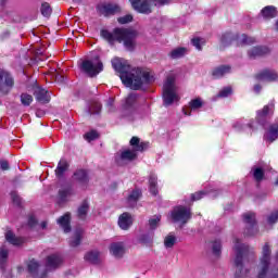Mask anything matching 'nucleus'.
Masks as SVG:
<instances>
[{
  "instance_id": "obj_60",
  "label": "nucleus",
  "mask_w": 278,
  "mask_h": 278,
  "mask_svg": "<svg viewBox=\"0 0 278 278\" xmlns=\"http://www.w3.org/2000/svg\"><path fill=\"white\" fill-rule=\"evenodd\" d=\"M153 241V237H149V239H144V237L141 238V242H144L146 244Z\"/></svg>"
},
{
  "instance_id": "obj_25",
  "label": "nucleus",
  "mask_w": 278,
  "mask_h": 278,
  "mask_svg": "<svg viewBox=\"0 0 278 278\" xmlns=\"http://www.w3.org/2000/svg\"><path fill=\"white\" fill-rule=\"evenodd\" d=\"M238 38H240V36L233 35V33H225L220 38L222 47H229L235 40H238Z\"/></svg>"
},
{
  "instance_id": "obj_43",
  "label": "nucleus",
  "mask_w": 278,
  "mask_h": 278,
  "mask_svg": "<svg viewBox=\"0 0 278 278\" xmlns=\"http://www.w3.org/2000/svg\"><path fill=\"white\" fill-rule=\"evenodd\" d=\"M131 21H134V15L131 14H126L117 18L119 25H127V23H131Z\"/></svg>"
},
{
  "instance_id": "obj_22",
  "label": "nucleus",
  "mask_w": 278,
  "mask_h": 278,
  "mask_svg": "<svg viewBox=\"0 0 278 278\" xmlns=\"http://www.w3.org/2000/svg\"><path fill=\"white\" fill-rule=\"evenodd\" d=\"M258 81H277L278 74L275 71H264L258 76H256Z\"/></svg>"
},
{
  "instance_id": "obj_8",
  "label": "nucleus",
  "mask_w": 278,
  "mask_h": 278,
  "mask_svg": "<svg viewBox=\"0 0 278 278\" xmlns=\"http://www.w3.org/2000/svg\"><path fill=\"white\" fill-rule=\"evenodd\" d=\"M13 87L14 78H12L10 73L0 71V90L3 92V94H8Z\"/></svg>"
},
{
  "instance_id": "obj_49",
  "label": "nucleus",
  "mask_w": 278,
  "mask_h": 278,
  "mask_svg": "<svg viewBox=\"0 0 278 278\" xmlns=\"http://www.w3.org/2000/svg\"><path fill=\"white\" fill-rule=\"evenodd\" d=\"M229 94H231V87H226L219 91L217 97L225 99L229 97Z\"/></svg>"
},
{
  "instance_id": "obj_29",
  "label": "nucleus",
  "mask_w": 278,
  "mask_h": 278,
  "mask_svg": "<svg viewBox=\"0 0 278 278\" xmlns=\"http://www.w3.org/2000/svg\"><path fill=\"white\" fill-rule=\"evenodd\" d=\"M278 138V125L270 126L269 130L265 134L264 139L268 142H275Z\"/></svg>"
},
{
  "instance_id": "obj_11",
  "label": "nucleus",
  "mask_w": 278,
  "mask_h": 278,
  "mask_svg": "<svg viewBox=\"0 0 278 278\" xmlns=\"http://www.w3.org/2000/svg\"><path fill=\"white\" fill-rule=\"evenodd\" d=\"M243 220L248 225L245 235L247 236H255V233H257V224L255 222V214L254 213L243 214Z\"/></svg>"
},
{
  "instance_id": "obj_5",
  "label": "nucleus",
  "mask_w": 278,
  "mask_h": 278,
  "mask_svg": "<svg viewBox=\"0 0 278 278\" xmlns=\"http://www.w3.org/2000/svg\"><path fill=\"white\" fill-rule=\"evenodd\" d=\"M129 2L139 14H151L153 10L150 3L153 5H167V3H170V0H129Z\"/></svg>"
},
{
  "instance_id": "obj_38",
  "label": "nucleus",
  "mask_w": 278,
  "mask_h": 278,
  "mask_svg": "<svg viewBox=\"0 0 278 278\" xmlns=\"http://www.w3.org/2000/svg\"><path fill=\"white\" fill-rule=\"evenodd\" d=\"M200 108H203V100H201V98L193 99L189 102V110L191 112L200 110Z\"/></svg>"
},
{
  "instance_id": "obj_44",
  "label": "nucleus",
  "mask_w": 278,
  "mask_h": 278,
  "mask_svg": "<svg viewBox=\"0 0 278 278\" xmlns=\"http://www.w3.org/2000/svg\"><path fill=\"white\" fill-rule=\"evenodd\" d=\"M101 112V103L92 102L89 106V114H99Z\"/></svg>"
},
{
  "instance_id": "obj_50",
  "label": "nucleus",
  "mask_w": 278,
  "mask_h": 278,
  "mask_svg": "<svg viewBox=\"0 0 278 278\" xmlns=\"http://www.w3.org/2000/svg\"><path fill=\"white\" fill-rule=\"evenodd\" d=\"M191 45L193 47H195V49L198 51H203V47L201 46V38L195 37V38L191 39Z\"/></svg>"
},
{
  "instance_id": "obj_45",
  "label": "nucleus",
  "mask_w": 278,
  "mask_h": 278,
  "mask_svg": "<svg viewBox=\"0 0 278 278\" xmlns=\"http://www.w3.org/2000/svg\"><path fill=\"white\" fill-rule=\"evenodd\" d=\"M227 71H213L211 74L212 79H223V77H227Z\"/></svg>"
},
{
  "instance_id": "obj_52",
  "label": "nucleus",
  "mask_w": 278,
  "mask_h": 278,
  "mask_svg": "<svg viewBox=\"0 0 278 278\" xmlns=\"http://www.w3.org/2000/svg\"><path fill=\"white\" fill-rule=\"evenodd\" d=\"M204 195H205L204 191H199V192L191 194V200L192 201H201V199H203Z\"/></svg>"
},
{
  "instance_id": "obj_53",
  "label": "nucleus",
  "mask_w": 278,
  "mask_h": 278,
  "mask_svg": "<svg viewBox=\"0 0 278 278\" xmlns=\"http://www.w3.org/2000/svg\"><path fill=\"white\" fill-rule=\"evenodd\" d=\"M11 199L15 205H21V197L16 191L11 192Z\"/></svg>"
},
{
  "instance_id": "obj_9",
  "label": "nucleus",
  "mask_w": 278,
  "mask_h": 278,
  "mask_svg": "<svg viewBox=\"0 0 278 278\" xmlns=\"http://www.w3.org/2000/svg\"><path fill=\"white\" fill-rule=\"evenodd\" d=\"M80 71H103V62L99 55H96L92 61H83L80 64Z\"/></svg>"
},
{
  "instance_id": "obj_63",
  "label": "nucleus",
  "mask_w": 278,
  "mask_h": 278,
  "mask_svg": "<svg viewBox=\"0 0 278 278\" xmlns=\"http://www.w3.org/2000/svg\"><path fill=\"white\" fill-rule=\"evenodd\" d=\"M40 225H41V229H47V222H42Z\"/></svg>"
},
{
  "instance_id": "obj_24",
  "label": "nucleus",
  "mask_w": 278,
  "mask_h": 278,
  "mask_svg": "<svg viewBox=\"0 0 278 278\" xmlns=\"http://www.w3.org/2000/svg\"><path fill=\"white\" fill-rule=\"evenodd\" d=\"M73 194H75L73 187H71V186L64 187L63 189H61L59 191V199L62 203H66V201H68V199H71V197H73Z\"/></svg>"
},
{
  "instance_id": "obj_59",
  "label": "nucleus",
  "mask_w": 278,
  "mask_h": 278,
  "mask_svg": "<svg viewBox=\"0 0 278 278\" xmlns=\"http://www.w3.org/2000/svg\"><path fill=\"white\" fill-rule=\"evenodd\" d=\"M254 92H255L256 94H260V92H262V86L255 85V86H254Z\"/></svg>"
},
{
  "instance_id": "obj_48",
  "label": "nucleus",
  "mask_w": 278,
  "mask_h": 278,
  "mask_svg": "<svg viewBox=\"0 0 278 278\" xmlns=\"http://www.w3.org/2000/svg\"><path fill=\"white\" fill-rule=\"evenodd\" d=\"M278 220V211L273 212L268 217H267V223L268 225H275Z\"/></svg>"
},
{
  "instance_id": "obj_17",
  "label": "nucleus",
  "mask_w": 278,
  "mask_h": 278,
  "mask_svg": "<svg viewBox=\"0 0 278 278\" xmlns=\"http://www.w3.org/2000/svg\"><path fill=\"white\" fill-rule=\"evenodd\" d=\"M110 253L113 257L121 258L125 255V243L124 242H114L110 245Z\"/></svg>"
},
{
  "instance_id": "obj_16",
  "label": "nucleus",
  "mask_w": 278,
  "mask_h": 278,
  "mask_svg": "<svg viewBox=\"0 0 278 278\" xmlns=\"http://www.w3.org/2000/svg\"><path fill=\"white\" fill-rule=\"evenodd\" d=\"M134 223V219H131V214L129 213H123L118 217L117 225L119 228L123 229V231H128Z\"/></svg>"
},
{
  "instance_id": "obj_57",
  "label": "nucleus",
  "mask_w": 278,
  "mask_h": 278,
  "mask_svg": "<svg viewBox=\"0 0 278 278\" xmlns=\"http://www.w3.org/2000/svg\"><path fill=\"white\" fill-rule=\"evenodd\" d=\"M36 223H37L36 217L30 216V217L28 218V227H35V226H36Z\"/></svg>"
},
{
  "instance_id": "obj_46",
  "label": "nucleus",
  "mask_w": 278,
  "mask_h": 278,
  "mask_svg": "<svg viewBox=\"0 0 278 278\" xmlns=\"http://www.w3.org/2000/svg\"><path fill=\"white\" fill-rule=\"evenodd\" d=\"M253 177L256 181H262L264 179V169L260 167L254 168Z\"/></svg>"
},
{
  "instance_id": "obj_1",
  "label": "nucleus",
  "mask_w": 278,
  "mask_h": 278,
  "mask_svg": "<svg viewBox=\"0 0 278 278\" xmlns=\"http://www.w3.org/2000/svg\"><path fill=\"white\" fill-rule=\"evenodd\" d=\"M100 36L109 42V45H114L115 42H119L124 45L127 51L136 50V38H138V30L132 28H122L116 27L113 31L108 29H101Z\"/></svg>"
},
{
  "instance_id": "obj_6",
  "label": "nucleus",
  "mask_w": 278,
  "mask_h": 278,
  "mask_svg": "<svg viewBox=\"0 0 278 278\" xmlns=\"http://www.w3.org/2000/svg\"><path fill=\"white\" fill-rule=\"evenodd\" d=\"M170 216L174 223H180V225H186V223H188V220L192 218V212L190 211V208L180 205L174 207Z\"/></svg>"
},
{
  "instance_id": "obj_55",
  "label": "nucleus",
  "mask_w": 278,
  "mask_h": 278,
  "mask_svg": "<svg viewBox=\"0 0 278 278\" xmlns=\"http://www.w3.org/2000/svg\"><path fill=\"white\" fill-rule=\"evenodd\" d=\"M0 168L1 170H10V163H8V161H0Z\"/></svg>"
},
{
  "instance_id": "obj_34",
  "label": "nucleus",
  "mask_w": 278,
  "mask_h": 278,
  "mask_svg": "<svg viewBox=\"0 0 278 278\" xmlns=\"http://www.w3.org/2000/svg\"><path fill=\"white\" fill-rule=\"evenodd\" d=\"M175 244H177V237L170 232L164 238V247L165 249H173Z\"/></svg>"
},
{
  "instance_id": "obj_28",
  "label": "nucleus",
  "mask_w": 278,
  "mask_h": 278,
  "mask_svg": "<svg viewBox=\"0 0 278 278\" xmlns=\"http://www.w3.org/2000/svg\"><path fill=\"white\" fill-rule=\"evenodd\" d=\"M136 99H138V96L136 93H130L125 101L124 108L128 110L130 108V114H134L136 111Z\"/></svg>"
},
{
  "instance_id": "obj_33",
  "label": "nucleus",
  "mask_w": 278,
  "mask_h": 278,
  "mask_svg": "<svg viewBox=\"0 0 278 278\" xmlns=\"http://www.w3.org/2000/svg\"><path fill=\"white\" fill-rule=\"evenodd\" d=\"M42 60H47V56H45L42 49H37L35 51V56L33 59H30L28 65L36 66V64H38V62H42Z\"/></svg>"
},
{
  "instance_id": "obj_51",
  "label": "nucleus",
  "mask_w": 278,
  "mask_h": 278,
  "mask_svg": "<svg viewBox=\"0 0 278 278\" xmlns=\"http://www.w3.org/2000/svg\"><path fill=\"white\" fill-rule=\"evenodd\" d=\"M242 45H255L254 37H249L245 34L242 35Z\"/></svg>"
},
{
  "instance_id": "obj_41",
  "label": "nucleus",
  "mask_w": 278,
  "mask_h": 278,
  "mask_svg": "<svg viewBox=\"0 0 278 278\" xmlns=\"http://www.w3.org/2000/svg\"><path fill=\"white\" fill-rule=\"evenodd\" d=\"M41 14L42 16L49 17L51 16V13L53 12V10L51 9V4H49V2H43L41 4Z\"/></svg>"
},
{
  "instance_id": "obj_27",
  "label": "nucleus",
  "mask_w": 278,
  "mask_h": 278,
  "mask_svg": "<svg viewBox=\"0 0 278 278\" xmlns=\"http://www.w3.org/2000/svg\"><path fill=\"white\" fill-rule=\"evenodd\" d=\"M8 257H10V250L5 247L0 248V269L5 270V265L8 264Z\"/></svg>"
},
{
  "instance_id": "obj_35",
  "label": "nucleus",
  "mask_w": 278,
  "mask_h": 278,
  "mask_svg": "<svg viewBox=\"0 0 278 278\" xmlns=\"http://www.w3.org/2000/svg\"><path fill=\"white\" fill-rule=\"evenodd\" d=\"M66 170H68V162H66V160H61L55 169L56 177H62Z\"/></svg>"
},
{
  "instance_id": "obj_32",
  "label": "nucleus",
  "mask_w": 278,
  "mask_h": 278,
  "mask_svg": "<svg viewBox=\"0 0 278 278\" xmlns=\"http://www.w3.org/2000/svg\"><path fill=\"white\" fill-rule=\"evenodd\" d=\"M142 192H140V190L136 189L132 190L130 194H128L127 198V203L130 207H134V205H136V203H138V199H140Z\"/></svg>"
},
{
  "instance_id": "obj_64",
  "label": "nucleus",
  "mask_w": 278,
  "mask_h": 278,
  "mask_svg": "<svg viewBox=\"0 0 278 278\" xmlns=\"http://www.w3.org/2000/svg\"><path fill=\"white\" fill-rule=\"evenodd\" d=\"M8 3V0H0V5H5Z\"/></svg>"
},
{
  "instance_id": "obj_30",
  "label": "nucleus",
  "mask_w": 278,
  "mask_h": 278,
  "mask_svg": "<svg viewBox=\"0 0 278 278\" xmlns=\"http://www.w3.org/2000/svg\"><path fill=\"white\" fill-rule=\"evenodd\" d=\"M74 180L78 184H88V172L85 169H78L74 173Z\"/></svg>"
},
{
  "instance_id": "obj_10",
  "label": "nucleus",
  "mask_w": 278,
  "mask_h": 278,
  "mask_svg": "<svg viewBox=\"0 0 278 278\" xmlns=\"http://www.w3.org/2000/svg\"><path fill=\"white\" fill-rule=\"evenodd\" d=\"M41 265L36 260H30L27 263V270L34 278H47V270H40Z\"/></svg>"
},
{
  "instance_id": "obj_61",
  "label": "nucleus",
  "mask_w": 278,
  "mask_h": 278,
  "mask_svg": "<svg viewBox=\"0 0 278 278\" xmlns=\"http://www.w3.org/2000/svg\"><path fill=\"white\" fill-rule=\"evenodd\" d=\"M235 129H243L242 123L237 122V123L235 124Z\"/></svg>"
},
{
  "instance_id": "obj_40",
  "label": "nucleus",
  "mask_w": 278,
  "mask_h": 278,
  "mask_svg": "<svg viewBox=\"0 0 278 278\" xmlns=\"http://www.w3.org/2000/svg\"><path fill=\"white\" fill-rule=\"evenodd\" d=\"M160 220H162V216L160 215H154L149 219V227L150 229H157L160 227Z\"/></svg>"
},
{
  "instance_id": "obj_13",
  "label": "nucleus",
  "mask_w": 278,
  "mask_h": 278,
  "mask_svg": "<svg viewBox=\"0 0 278 278\" xmlns=\"http://www.w3.org/2000/svg\"><path fill=\"white\" fill-rule=\"evenodd\" d=\"M270 53V49L266 46H257L253 47L248 51V55L250 60H257V58H264V55H268Z\"/></svg>"
},
{
  "instance_id": "obj_39",
  "label": "nucleus",
  "mask_w": 278,
  "mask_h": 278,
  "mask_svg": "<svg viewBox=\"0 0 278 278\" xmlns=\"http://www.w3.org/2000/svg\"><path fill=\"white\" fill-rule=\"evenodd\" d=\"M21 103L22 105H25L26 108L31 105L34 103V97L29 93H22L21 94Z\"/></svg>"
},
{
  "instance_id": "obj_54",
  "label": "nucleus",
  "mask_w": 278,
  "mask_h": 278,
  "mask_svg": "<svg viewBox=\"0 0 278 278\" xmlns=\"http://www.w3.org/2000/svg\"><path fill=\"white\" fill-rule=\"evenodd\" d=\"M84 77L94 78L99 75V71H83Z\"/></svg>"
},
{
  "instance_id": "obj_4",
  "label": "nucleus",
  "mask_w": 278,
  "mask_h": 278,
  "mask_svg": "<svg viewBox=\"0 0 278 278\" xmlns=\"http://www.w3.org/2000/svg\"><path fill=\"white\" fill-rule=\"evenodd\" d=\"M177 75L169 73L163 85V100L165 105H173L175 101H179L177 94Z\"/></svg>"
},
{
  "instance_id": "obj_58",
  "label": "nucleus",
  "mask_w": 278,
  "mask_h": 278,
  "mask_svg": "<svg viewBox=\"0 0 278 278\" xmlns=\"http://www.w3.org/2000/svg\"><path fill=\"white\" fill-rule=\"evenodd\" d=\"M50 71H62V67L58 65V63H53L52 66L49 67Z\"/></svg>"
},
{
  "instance_id": "obj_2",
  "label": "nucleus",
  "mask_w": 278,
  "mask_h": 278,
  "mask_svg": "<svg viewBox=\"0 0 278 278\" xmlns=\"http://www.w3.org/2000/svg\"><path fill=\"white\" fill-rule=\"evenodd\" d=\"M116 75L122 79V83L126 88L131 90H140L142 86L154 81L153 75L147 71H117Z\"/></svg>"
},
{
  "instance_id": "obj_20",
  "label": "nucleus",
  "mask_w": 278,
  "mask_h": 278,
  "mask_svg": "<svg viewBox=\"0 0 278 278\" xmlns=\"http://www.w3.org/2000/svg\"><path fill=\"white\" fill-rule=\"evenodd\" d=\"M58 225L65 233L71 232V213H65L56 219Z\"/></svg>"
},
{
  "instance_id": "obj_23",
  "label": "nucleus",
  "mask_w": 278,
  "mask_h": 278,
  "mask_svg": "<svg viewBox=\"0 0 278 278\" xmlns=\"http://www.w3.org/2000/svg\"><path fill=\"white\" fill-rule=\"evenodd\" d=\"M261 14L265 21H270V18H277V8L273 5H267L262 9Z\"/></svg>"
},
{
  "instance_id": "obj_14",
  "label": "nucleus",
  "mask_w": 278,
  "mask_h": 278,
  "mask_svg": "<svg viewBox=\"0 0 278 278\" xmlns=\"http://www.w3.org/2000/svg\"><path fill=\"white\" fill-rule=\"evenodd\" d=\"M274 110L275 104L269 103L265 105L262 111H257L256 121L258 122V124L264 125V123H266V117L268 116V114H273Z\"/></svg>"
},
{
  "instance_id": "obj_31",
  "label": "nucleus",
  "mask_w": 278,
  "mask_h": 278,
  "mask_svg": "<svg viewBox=\"0 0 278 278\" xmlns=\"http://www.w3.org/2000/svg\"><path fill=\"white\" fill-rule=\"evenodd\" d=\"M186 53H188V49L184 47H179L169 52V58H172V60H179L184 58Z\"/></svg>"
},
{
  "instance_id": "obj_19",
  "label": "nucleus",
  "mask_w": 278,
  "mask_h": 278,
  "mask_svg": "<svg viewBox=\"0 0 278 278\" xmlns=\"http://www.w3.org/2000/svg\"><path fill=\"white\" fill-rule=\"evenodd\" d=\"M81 240H84V230L81 228H77L70 238V247L73 249L79 247V244H81Z\"/></svg>"
},
{
  "instance_id": "obj_3",
  "label": "nucleus",
  "mask_w": 278,
  "mask_h": 278,
  "mask_svg": "<svg viewBox=\"0 0 278 278\" xmlns=\"http://www.w3.org/2000/svg\"><path fill=\"white\" fill-rule=\"evenodd\" d=\"M130 147H132V149H126L116 154L115 162L118 166H125L129 164V162H134V160L138 157V152L149 149V142H140V138L132 137L130 139Z\"/></svg>"
},
{
  "instance_id": "obj_56",
  "label": "nucleus",
  "mask_w": 278,
  "mask_h": 278,
  "mask_svg": "<svg viewBox=\"0 0 278 278\" xmlns=\"http://www.w3.org/2000/svg\"><path fill=\"white\" fill-rule=\"evenodd\" d=\"M215 71H231V65H219Z\"/></svg>"
},
{
  "instance_id": "obj_18",
  "label": "nucleus",
  "mask_w": 278,
  "mask_h": 278,
  "mask_svg": "<svg viewBox=\"0 0 278 278\" xmlns=\"http://www.w3.org/2000/svg\"><path fill=\"white\" fill-rule=\"evenodd\" d=\"M62 265V256L52 254L47 257L46 267L48 270H55L59 266Z\"/></svg>"
},
{
  "instance_id": "obj_36",
  "label": "nucleus",
  "mask_w": 278,
  "mask_h": 278,
  "mask_svg": "<svg viewBox=\"0 0 278 278\" xmlns=\"http://www.w3.org/2000/svg\"><path fill=\"white\" fill-rule=\"evenodd\" d=\"M150 184V192L151 194H157V176L155 174H151L149 178Z\"/></svg>"
},
{
  "instance_id": "obj_12",
  "label": "nucleus",
  "mask_w": 278,
  "mask_h": 278,
  "mask_svg": "<svg viewBox=\"0 0 278 278\" xmlns=\"http://www.w3.org/2000/svg\"><path fill=\"white\" fill-rule=\"evenodd\" d=\"M34 96L36 98V101L38 103H41L42 105L51 101V94L49 93V91H47L40 86L34 87Z\"/></svg>"
},
{
  "instance_id": "obj_15",
  "label": "nucleus",
  "mask_w": 278,
  "mask_h": 278,
  "mask_svg": "<svg viewBox=\"0 0 278 278\" xmlns=\"http://www.w3.org/2000/svg\"><path fill=\"white\" fill-rule=\"evenodd\" d=\"M111 63L114 71H131V65H129V62L123 58L116 56Z\"/></svg>"
},
{
  "instance_id": "obj_26",
  "label": "nucleus",
  "mask_w": 278,
  "mask_h": 278,
  "mask_svg": "<svg viewBox=\"0 0 278 278\" xmlns=\"http://www.w3.org/2000/svg\"><path fill=\"white\" fill-rule=\"evenodd\" d=\"M5 240L9 241L10 244H13V247H21V244L25 242V239L16 237L12 231H8L5 233Z\"/></svg>"
},
{
  "instance_id": "obj_42",
  "label": "nucleus",
  "mask_w": 278,
  "mask_h": 278,
  "mask_svg": "<svg viewBox=\"0 0 278 278\" xmlns=\"http://www.w3.org/2000/svg\"><path fill=\"white\" fill-rule=\"evenodd\" d=\"M84 138L87 142H92V140H97V138H99V132H97V130H91L85 134Z\"/></svg>"
},
{
  "instance_id": "obj_62",
  "label": "nucleus",
  "mask_w": 278,
  "mask_h": 278,
  "mask_svg": "<svg viewBox=\"0 0 278 278\" xmlns=\"http://www.w3.org/2000/svg\"><path fill=\"white\" fill-rule=\"evenodd\" d=\"M55 80L56 81H64V76L56 75Z\"/></svg>"
},
{
  "instance_id": "obj_7",
  "label": "nucleus",
  "mask_w": 278,
  "mask_h": 278,
  "mask_svg": "<svg viewBox=\"0 0 278 278\" xmlns=\"http://www.w3.org/2000/svg\"><path fill=\"white\" fill-rule=\"evenodd\" d=\"M97 13L99 14V16H114L116 14H121L122 9L121 5L116 4V3H102V4H98L96 7Z\"/></svg>"
},
{
  "instance_id": "obj_47",
  "label": "nucleus",
  "mask_w": 278,
  "mask_h": 278,
  "mask_svg": "<svg viewBox=\"0 0 278 278\" xmlns=\"http://www.w3.org/2000/svg\"><path fill=\"white\" fill-rule=\"evenodd\" d=\"M213 254H215L216 257L220 256V249H222V244L220 241H215L213 243Z\"/></svg>"
},
{
  "instance_id": "obj_21",
  "label": "nucleus",
  "mask_w": 278,
  "mask_h": 278,
  "mask_svg": "<svg viewBox=\"0 0 278 278\" xmlns=\"http://www.w3.org/2000/svg\"><path fill=\"white\" fill-rule=\"evenodd\" d=\"M85 262L89 264H101V252L91 250L85 254Z\"/></svg>"
},
{
  "instance_id": "obj_37",
  "label": "nucleus",
  "mask_w": 278,
  "mask_h": 278,
  "mask_svg": "<svg viewBox=\"0 0 278 278\" xmlns=\"http://www.w3.org/2000/svg\"><path fill=\"white\" fill-rule=\"evenodd\" d=\"M89 205L88 202H83L81 205L78 207V218L84 220L86 216L88 215Z\"/></svg>"
}]
</instances>
